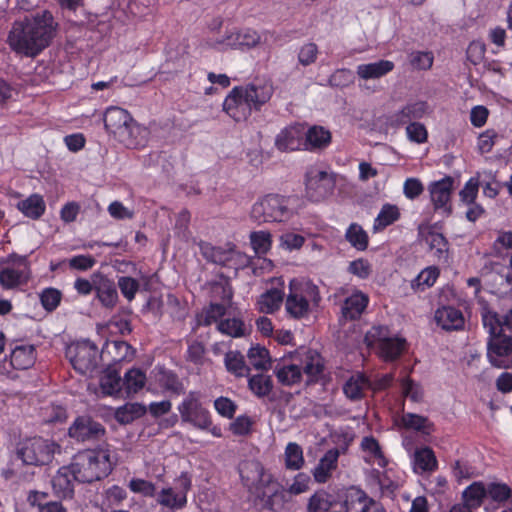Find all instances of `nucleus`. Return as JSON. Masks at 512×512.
<instances>
[{"label": "nucleus", "mask_w": 512, "mask_h": 512, "mask_svg": "<svg viewBox=\"0 0 512 512\" xmlns=\"http://www.w3.org/2000/svg\"><path fill=\"white\" fill-rule=\"evenodd\" d=\"M58 26L50 11L37 12L13 24L8 35L9 45L19 54L36 57L51 44Z\"/></svg>", "instance_id": "1"}, {"label": "nucleus", "mask_w": 512, "mask_h": 512, "mask_svg": "<svg viewBox=\"0 0 512 512\" xmlns=\"http://www.w3.org/2000/svg\"><path fill=\"white\" fill-rule=\"evenodd\" d=\"M274 87L269 81L234 87L223 103V110L236 122L247 120L252 110L260 111L272 97Z\"/></svg>", "instance_id": "2"}, {"label": "nucleus", "mask_w": 512, "mask_h": 512, "mask_svg": "<svg viewBox=\"0 0 512 512\" xmlns=\"http://www.w3.org/2000/svg\"><path fill=\"white\" fill-rule=\"evenodd\" d=\"M104 125L108 133L128 148L144 144L147 130L136 123L131 115L119 107H110L104 114Z\"/></svg>", "instance_id": "3"}, {"label": "nucleus", "mask_w": 512, "mask_h": 512, "mask_svg": "<svg viewBox=\"0 0 512 512\" xmlns=\"http://www.w3.org/2000/svg\"><path fill=\"white\" fill-rule=\"evenodd\" d=\"M72 477L80 483H92L107 477L112 471L110 455L106 450L79 452L69 465Z\"/></svg>", "instance_id": "4"}, {"label": "nucleus", "mask_w": 512, "mask_h": 512, "mask_svg": "<svg viewBox=\"0 0 512 512\" xmlns=\"http://www.w3.org/2000/svg\"><path fill=\"white\" fill-rule=\"evenodd\" d=\"M292 216L287 200L279 195H267L256 202L251 217L258 223L283 222Z\"/></svg>", "instance_id": "5"}, {"label": "nucleus", "mask_w": 512, "mask_h": 512, "mask_svg": "<svg viewBox=\"0 0 512 512\" xmlns=\"http://www.w3.org/2000/svg\"><path fill=\"white\" fill-rule=\"evenodd\" d=\"M59 446L54 442L34 437L27 439L19 444L17 457L26 465H46L49 464Z\"/></svg>", "instance_id": "6"}, {"label": "nucleus", "mask_w": 512, "mask_h": 512, "mask_svg": "<svg viewBox=\"0 0 512 512\" xmlns=\"http://www.w3.org/2000/svg\"><path fill=\"white\" fill-rule=\"evenodd\" d=\"M365 342L368 346L375 347L386 361L397 359L406 345L405 339L390 337L388 329L383 326L372 327L365 336Z\"/></svg>", "instance_id": "7"}, {"label": "nucleus", "mask_w": 512, "mask_h": 512, "mask_svg": "<svg viewBox=\"0 0 512 512\" xmlns=\"http://www.w3.org/2000/svg\"><path fill=\"white\" fill-rule=\"evenodd\" d=\"M66 356L73 368L82 375L92 373L97 368L100 359L97 346L89 340L68 346Z\"/></svg>", "instance_id": "8"}, {"label": "nucleus", "mask_w": 512, "mask_h": 512, "mask_svg": "<svg viewBox=\"0 0 512 512\" xmlns=\"http://www.w3.org/2000/svg\"><path fill=\"white\" fill-rule=\"evenodd\" d=\"M240 476L249 492L258 499L267 495L266 489L272 484V475L267 473L263 465L256 460H247L241 463Z\"/></svg>", "instance_id": "9"}, {"label": "nucleus", "mask_w": 512, "mask_h": 512, "mask_svg": "<svg viewBox=\"0 0 512 512\" xmlns=\"http://www.w3.org/2000/svg\"><path fill=\"white\" fill-rule=\"evenodd\" d=\"M0 268V285L3 289H14L28 282L29 264L25 256L10 255Z\"/></svg>", "instance_id": "10"}, {"label": "nucleus", "mask_w": 512, "mask_h": 512, "mask_svg": "<svg viewBox=\"0 0 512 512\" xmlns=\"http://www.w3.org/2000/svg\"><path fill=\"white\" fill-rule=\"evenodd\" d=\"M334 186L333 175L326 171L312 168L306 174V195L313 202L326 199L333 192Z\"/></svg>", "instance_id": "11"}, {"label": "nucleus", "mask_w": 512, "mask_h": 512, "mask_svg": "<svg viewBox=\"0 0 512 512\" xmlns=\"http://www.w3.org/2000/svg\"><path fill=\"white\" fill-rule=\"evenodd\" d=\"M178 409L184 422L200 429H207L211 425L209 412L202 407L195 392H190Z\"/></svg>", "instance_id": "12"}, {"label": "nucleus", "mask_w": 512, "mask_h": 512, "mask_svg": "<svg viewBox=\"0 0 512 512\" xmlns=\"http://www.w3.org/2000/svg\"><path fill=\"white\" fill-rule=\"evenodd\" d=\"M487 357L493 367L512 369V337L504 335L488 340Z\"/></svg>", "instance_id": "13"}, {"label": "nucleus", "mask_w": 512, "mask_h": 512, "mask_svg": "<svg viewBox=\"0 0 512 512\" xmlns=\"http://www.w3.org/2000/svg\"><path fill=\"white\" fill-rule=\"evenodd\" d=\"M69 436L77 441H97L105 435L104 426L92 417L83 415L75 419L69 428Z\"/></svg>", "instance_id": "14"}, {"label": "nucleus", "mask_w": 512, "mask_h": 512, "mask_svg": "<svg viewBox=\"0 0 512 512\" xmlns=\"http://www.w3.org/2000/svg\"><path fill=\"white\" fill-rule=\"evenodd\" d=\"M453 184L454 179L451 176H446L441 180L432 182L428 187L434 209L441 210L446 216H449L452 213L450 200L453 191Z\"/></svg>", "instance_id": "15"}, {"label": "nucleus", "mask_w": 512, "mask_h": 512, "mask_svg": "<svg viewBox=\"0 0 512 512\" xmlns=\"http://www.w3.org/2000/svg\"><path fill=\"white\" fill-rule=\"evenodd\" d=\"M428 112V105L424 101L407 103L401 110L396 111L386 118V125L391 128H399L403 125L417 121Z\"/></svg>", "instance_id": "16"}, {"label": "nucleus", "mask_w": 512, "mask_h": 512, "mask_svg": "<svg viewBox=\"0 0 512 512\" xmlns=\"http://www.w3.org/2000/svg\"><path fill=\"white\" fill-rule=\"evenodd\" d=\"M305 127L302 124H291L282 129L275 138V146L279 151L303 150Z\"/></svg>", "instance_id": "17"}, {"label": "nucleus", "mask_w": 512, "mask_h": 512, "mask_svg": "<svg viewBox=\"0 0 512 512\" xmlns=\"http://www.w3.org/2000/svg\"><path fill=\"white\" fill-rule=\"evenodd\" d=\"M259 40L260 36L257 32L246 29L226 34L222 39L217 40L214 46L219 49L251 48L257 45Z\"/></svg>", "instance_id": "18"}, {"label": "nucleus", "mask_w": 512, "mask_h": 512, "mask_svg": "<svg viewBox=\"0 0 512 512\" xmlns=\"http://www.w3.org/2000/svg\"><path fill=\"white\" fill-rule=\"evenodd\" d=\"M93 279L99 301L107 308L114 307L118 300L115 283L101 273H94Z\"/></svg>", "instance_id": "19"}, {"label": "nucleus", "mask_w": 512, "mask_h": 512, "mask_svg": "<svg viewBox=\"0 0 512 512\" xmlns=\"http://www.w3.org/2000/svg\"><path fill=\"white\" fill-rule=\"evenodd\" d=\"M332 140L331 132L318 125L305 130L303 150L320 151L327 148Z\"/></svg>", "instance_id": "20"}, {"label": "nucleus", "mask_w": 512, "mask_h": 512, "mask_svg": "<svg viewBox=\"0 0 512 512\" xmlns=\"http://www.w3.org/2000/svg\"><path fill=\"white\" fill-rule=\"evenodd\" d=\"M339 451L337 449L328 450L319 460L317 466L313 469L312 475L317 483H326L332 476V472L337 468Z\"/></svg>", "instance_id": "21"}, {"label": "nucleus", "mask_w": 512, "mask_h": 512, "mask_svg": "<svg viewBox=\"0 0 512 512\" xmlns=\"http://www.w3.org/2000/svg\"><path fill=\"white\" fill-rule=\"evenodd\" d=\"M299 367L302 375L304 374L306 376V383L310 384L315 382L322 374L324 363L318 352L308 350L301 360V365Z\"/></svg>", "instance_id": "22"}, {"label": "nucleus", "mask_w": 512, "mask_h": 512, "mask_svg": "<svg viewBox=\"0 0 512 512\" xmlns=\"http://www.w3.org/2000/svg\"><path fill=\"white\" fill-rule=\"evenodd\" d=\"M72 470L69 466L61 467L52 478V488L59 498H71L74 494Z\"/></svg>", "instance_id": "23"}, {"label": "nucleus", "mask_w": 512, "mask_h": 512, "mask_svg": "<svg viewBox=\"0 0 512 512\" xmlns=\"http://www.w3.org/2000/svg\"><path fill=\"white\" fill-rule=\"evenodd\" d=\"M435 320L444 330H460L464 326L462 312L454 307H442L436 310Z\"/></svg>", "instance_id": "24"}, {"label": "nucleus", "mask_w": 512, "mask_h": 512, "mask_svg": "<svg viewBox=\"0 0 512 512\" xmlns=\"http://www.w3.org/2000/svg\"><path fill=\"white\" fill-rule=\"evenodd\" d=\"M394 69V63L389 60H379L377 62L361 64L357 66V75L360 79H379Z\"/></svg>", "instance_id": "25"}, {"label": "nucleus", "mask_w": 512, "mask_h": 512, "mask_svg": "<svg viewBox=\"0 0 512 512\" xmlns=\"http://www.w3.org/2000/svg\"><path fill=\"white\" fill-rule=\"evenodd\" d=\"M368 296L356 292L347 297L342 305V315L346 320H355L360 317L368 304Z\"/></svg>", "instance_id": "26"}, {"label": "nucleus", "mask_w": 512, "mask_h": 512, "mask_svg": "<svg viewBox=\"0 0 512 512\" xmlns=\"http://www.w3.org/2000/svg\"><path fill=\"white\" fill-rule=\"evenodd\" d=\"M289 292L294 295L297 294L299 298H304V300L309 304L312 302L317 305L321 300L318 287L310 281L297 279L291 280L289 284Z\"/></svg>", "instance_id": "27"}, {"label": "nucleus", "mask_w": 512, "mask_h": 512, "mask_svg": "<svg viewBox=\"0 0 512 512\" xmlns=\"http://www.w3.org/2000/svg\"><path fill=\"white\" fill-rule=\"evenodd\" d=\"M36 355L32 345H21L13 349L10 364L14 369L25 370L33 366Z\"/></svg>", "instance_id": "28"}, {"label": "nucleus", "mask_w": 512, "mask_h": 512, "mask_svg": "<svg viewBox=\"0 0 512 512\" xmlns=\"http://www.w3.org/2000/svg\"><path fill=\"white\" fill-rule=\"evenodd\" d=\"M367 388H371V382L363 374L357 373L346 381L343 391L349 399L359 400Z\"/></svg>", "instance_id": "29"}, {"label": "nucleus", "mask_w": 512, "mask_h": 512, "mask_svg": "<svg viewBox=\"0 0 512 512\" xmlns=\"http://www.w3.org/2000/svg\"><path fill=\"white\" fill-rule=\"evenodd\" d=\"M274 373L278 381L285 386L298 384L302 380L301 369L296 364L281 365L278 363L274 367Z\"/></svg>", "instance_id": "30"}, {"label": "nucleus", "mask_w": 512, "mask_h": 512, "mask_svg": "<svg viewBox=\"0 0 512 512\" xmlns=\"http://www.w3.org/2000/svg\"><path fill=\"white\" fill-rule=\"evenodd\" d=\"M487 496V488L483 482H473L463 491L464 504L472 510L480 507Z\"/></svg>", "instance_id": "31"}, {"label": "nucleus", "mask_w": 512, "mask_h": 512, "mask_svg": "<svg viewBox=\"0 0 512 512\" xmlns=\"http://www.w3.org/2000/svg\"><path fill=\"white\" fill-rule=\"evenodd\" d=\"M414 468L421 473L432 472L437 468V460L431 448L424 447L415 451Z\"/></svg>", "instance_id": "32"}, {"label": "nucleus", "mask_w": 512, "mask_h": 512, "mask_svg": "<svg viewBox=\"0 0 512 512\" xmlns=\"http://www.w3.org/2000/svg\"><path fill=\"white\" fill-rule=\"evenodd\" d=\"M284 293L279 289H271L263 293L257 304L259 306V310L262 313H273L277 309H279L280 305L283 302Z\"/></svg>", "instance_id": "33"}, {"label": "nucleus", "mask_w": 512, "mask_h": 512, "mask_svg": "<svg viewBox=\"0 0 512 512\" xmlns=\"http://www.w3.org/2000/svg\"><path fill=\"white\" fill-rule=\"evenodd\" d=\"M17 207L25 216L32 219H38L45 211L44 200L38 194H33L27 199L20 201Z\"/></svg>", "instance_id": "34"}, {"label": "nucleus", "mask_w": 512, "mask_h": 512, "mask_svg": "<svg viewBox=\"0 0 512 512\" xmlns=\"http://www.w3.org/2000/svg\"><path fill=\"white\" fill-rule=\"evenodd\" d=\"M146 413V408L139 403H127L115 412L116 420L121 424H129L135 419L142 417Z\"/></svg>", "instance_id": "35"}, {"label": "nucleus", "mask_w": 512, "mask_h": 512, "mask_svg": "<svg viewBox=\"0 0 512 512\" xmlns=\"http://www.w3.org/2000/svg\"><path fill=\"white\" fill-rule=\"evenodd\" d=\"M345 239L358 251H364L368 247L369 237L367 232L357 223H352L345 233Z\"/></svg>", "instance_id": "36"}, {"label": "nucleus", "mask_w": 512, "mask_h": 512, "mask_svg": "<svg viewBox=\"0 0 512 512\" xmlns=\"http://www.w3.org/2000/svg\"><path fill=\"white\" fill-rule=\"evenodd\" d=\"M400 218V210L396 205L384 204L375 219L373 229L375 231L382 230L393 224Z\"/></svg>", "instance_id": "37"}, {"label": "nucleus", "mask_w": 512, "mask_h": 512, "mask_svg": "<svg viewBox=\"0 0 512 512\" xmlns=\"http://www.w3.org/2000/svg\"><path fill=\"white\" fill-rule=\"evenodd\" d=\"M266 491L267 495L263 499H260L263 501V506L273 511L282 508L286 501V491L280 489L273 481Z\"/></svg>", "instance_id": "38"}, {"label": "nucleus", "mask_w": 512, "mask_h": 512, "mask_svg": "<svg viewBox=\"0 0 512 512\" xmlns=\"http://www.w3.org/2000/svg\"><path fill=\"white\" fill-rule=\"evenodd\" d=\"M248 386L257 397L262 398L272 391L273 381L269 375L256 374L248 379Z\"/></svg>", "instance_id": "39"}, {"label": "nucleus", "mask_w": 512, "mask_h": 512, "mask_svg": "<svg viewBox=\"0 0 512 512\" xmlns=\"http://www.w3.org/2000/svg\"><path fill=\"white\" fill-rule=\"evenodd\" d=\"M47 497V493L31 491L28 496V501L31 505L37 506L39 512H67L66 508L57 501H50L42 503V499Z\"/></svg>", "instance_id": "40"}, {"label": "nucleus", "mask_w": 512, "mask_h": 512, "mask_svg": "<svg viewBox=\"0 0 512 512\" xmlns=\"http://www.w3.org/2000/svg\"><path fill=\"white\" fill-rule=\"evenodd\" d=\"M225 366L230 373L237 377L248 374L249 367L246 366L243 355L238 351H229L225 355Z\"/></svg>", "instance_id": "41"}, {"label": "nucleus", "mask_w": 512, "mask_h": 512, "mask_svg": "<svg viewBox=\"0 0 512 512\" xmlns=\"http://www.w3.org/2000/svg\"><path fill=\"white\" fill-rule=\"evenodd\" d=\"M286 311L294 318L299 319L305 317L309 313L310 304L304 298H299L289 292L285 303Z\"/></svg>", "instance_id": "42"}, {"label": "nucleus", "mask_w": 512, "mask_h": 512, "mask_svg": "<svg viewBox=\"0 0 512 512\" xmlns=\"http://www.w3.org/2000/svg\"><path fill=\"white\" fill-rule=\"evenodd\" d=\"M304 465L303 450L297 443L290 442L285 449V466L289 470H299Z\"/></svg>", "instance_id": "43"}, {"label": "nucleus", "mask_w": 512, "mask_h": 512, "mask_svg": "<svg viewBox=\"0 0 512 512\" xmlns=\"http://www.w3.org/2000/svg\"><path fill=\"white\" fill-rule=\"evenodd\" d=\"M145 381L146 376L140 369H130L125 373L123 387L128 394L137 393L144 387Z\"/></svg>", "instance_id": "44"}, {"label": "nucleus", "mask_w": 512, "mask_h": 512, "mask_svg": "<svg viewBox=\"0 0 512 512\" xmlns=\"http://www.w3.org/2000/svg\"><path fill=\"white\" fill-rule=\"evenodd\" d=\"M248 359L257 370H268L271 368L269 351L265 347L259 345L251 347L248 351Z\"/></svg>", "instance_id": "45"}, {"label": "nucleus", "mask_w": 512, "mask_h": 512, "mask_svg": "<svg viewBox=\"0 0 512 512\" xmlns=\"http://www.w3.org/2000/svg\"><path fill=\"white\" fill-rule=\"evenodd\" d=\"M333 506V502L329 499L326 491L320 490L315 492L308 500V512H328Z\"/></svg>", "instance_id": "46"}, {"label": "nucleus", "mask_w": 512, "mask_h": 512, "mask_svg": "<svg viewBox=\"0 0 512 512\" xmlns=\"http://www.w3.org/2000/svg\"><path fill=\"white\" fill-rule=\"evenodd\" d=\"M102 391L107 395H113L121 391L123 387V380L117 371H107L100 380Z\"/></svg>", "instance_id": "47"}, {"label": "nucleus", "mask_w": 512, "mask_h": 512, "mask_svg": "<svg viewBox=\"0 0 512 512\" xmlns=\"http://www.w3.org/2000/svg\"><path fill=\"white\" fill-rule=\"evenodd\" d=\"M160 386L176 395L184 393V386L178 376L171 371H161L158 379Z\"/></svg>", "instance_id": "48"}, {"label": "nucleus", "mask_w": 512, "mask_h": 512, "mask_svg": "<svg viewBox=\"0 0 512 512\" xmlns=\"http://www.w3.org/2000/svg\"><path fill=\"white\" fill-rule=\"evenodd\" d=\"M483 325L487 329L489 333V339L493 340L494 338L498 336H504L505 334H502L503 331V318L500 319L497 315V313L494 312H486L483 315L482 318Z\"/></svg>", "instance_id": "49"}, {"label": "nucleus", "mask_w": 512, "mask_h": 512, "mask_svg": "<svg viewBox=\"0 0 512 512\" xmlns=\"http://www.w3.org/2000/svg\"><path fill=\"white\" fill-rule=\"evenodd\" d=\"M186 501L184 494L174 493L172 488L163 489L158 498L161 505L169 508H182Z\"/></svg>", "instance_id": "50"}, {"label": "nucleus", "mask_w": 512, "mask_h": 512, "mask_svg": "<svg viewBox=\"0 0 512 512\" xmlns=\"http://www.w3.org/2000/svg\"><path fill=\"white\" fill-rule=\"evenodd\" d=\"M250 241L257 254H265L271 247V234L266 231L252 232Z\"/></svg>", "instance_id": "51"}, {"label": "nucleus", "mask_w": 512, "mask_h": 512, "mask_svg": "<svg viewBox=\"0 0 512 512\" xmlns=\"http://www.w3.org/2000/svg\"><path fill=\"white\" fill-rule=\"evenodd\" d=\"M487 496L495 502H505L511 496V489L504 483H489L487 486Z\"/></svg>", "instance_id": "52"}, {"label": "nucleus", "mask_w": 512, "mask_h": 512, "mask_svg": "<svg viewBox=\"0 0 512 512\" xmlns=\"http://www.w3.org/2000/svg\"><path fill=\"white\" fill-rule=\"evenodd\" d=\"M402 394L413 402H421L423 399L422 387L410 378H404L401 382Z\"/></svg>", "instance_id": "53"}, {"label": "nucleus", "mask_w": 512, "mask_h": 512, "mask_svg": "<svg viewBox=\"0 0 512 512\" xmlns=\"http://www.w3.org/2000/svg\"><path fill=\"white\" fill-rule=\"evenodd\" d=\"M218 329L222 333L232 337H240L244 335V323L237 318L221 321L218 324Z\"/></svg>", "instance_id": "54"}, {"label": "nucleus", "mask_w": 512, "mask_h": 512, "mask_svg": "<svg viewBox=\"0 0 512 512\" xmlns=\"http://www.w3.org/2000/svg\"><path fill=\"white\" fill-rule=\"evenodd\" d=\"M354 73L346 68L336 70L329 77V84L332 87L344 88L354 82Z\"/></svg>", "instance_id": "55"}, {"label": "nucleus", "mask_w": 512, "mask_h": 512, "mask_svg": "<svg viewBox=\"0 0 512 512\" xmlns=\"http://www.w3.org/2000/svg\"><path fill=\"white\" fill-rule=\"evenodd\" d=\"M355 499L362 504L360 512H386L383 506L374 499L369 498L361 489H355Z\"/></svg>", "instance_id": "56"}, {"label": "nucleus", "mask_w": 512, "mask_h": 512, "mask_svg": "<svg viewBox=\"0 0 512 512\" xmlns=\"http://www.w3.org/2000/svg\"><path fill=\"white\" fill-rule=\"evenodd\" d=\"M61 292L55 288H46L40 294V300L47 311L55 310L61 301Z\"/></svg>", "instance_id": "57"}, {"label": "nucleus", "mask_w": 512, "mask_h": 512, "mask_svg": "<svg viewBox=\"0 0 512 512\" xmlns=\"http://www.w3.org/2000/svg\"><path fill=\"white\" fill-rule=\"evenodd\" d=\"M438 275L439 273L436 268L424 269L417 278L413 280L412 287L417 289L421 288L422 290H424L425 287H431L435 283Z\"/></svg>", "instance_id": "58"}, {"label": "nucleus", "mask_w": 512, "mask_h": 512, "mask_svg": "<svg viewBox=\"0 0 512 512\" xmlns=\"http://www.w3.org/2000/svg\"><path fill=\"white\" fill-rule=\"evenodd\" d=\"M318 55V47L315 43L309 42L304 44L298 52V62L303 66L313 64Z\"/></svg>", "instance_id": "59"}, {"label": "nucleus", "mask_w": 512, "mask_h": 512, "mask_svg": "<svg viewBox=\"0 0 512 512\" xmlns=\"http://www.w3.org/2000/svg\"><path fill=\"white\" fill-rule=\"evenodd\" d=\"M407 137L410 141L421 144L427 141L428 133L425 126L414 121L406 127Z\"/></svg>", "instance_id": "60"}, {"label": "nucleus", "mask_w": 512, "mask_h": 512, "mask_svg": "<svg viewBox=\"0 0 512 512\" xmlns=\"http://www.w3.org/2000/svg\"><path fill=\"white\" fill-rule=\"evenodd\" d=\"M479 185L480 183L477 178H470L459 192L461 201L466 204H473L478 194Z\"/></svg>", "instance_id": "61"}, {"label": "nucleus", "mask_w": 512, "mask_h": 512, "mask_svg": "<svg viewBox=\"0 0 512 512\" xmlns=\"http://www.w3.org/2000/svg\"><path fill=\"white\" fill-rule=\"evenodd\" d=\"M118 286L123 296L131 301L134 299L136 292L139 289V283L136 279L128 276L119 278Z\"/></svg>", "instance_id": "62"}, {"label": "nucleus", "mask_w": 512, "mask_h": 512, "mask_svg": "<svg viewBox=\"0 0 512 512\" xmlns=\"http://www.w3.org/2000/svg\"><path fill=\"white\" fill-rule=\"evenodd\" d=\"M212 294L214 298L221 299L229 304L233 297V290L228 280H223L212 286Z\"/></svg>", "instance_id": "63"}, {"label": "nucleus", "mask_w": 512, "mask_h": 512, "mask_svg": "<svg viewBox=\"0 0 512 512\" xmlns=\"http://www.w3.org/2000/svg\"><path fill=\"white\" fill-rule=\"evenodd\" d=\"M253 421L248 416H238L231 424L230 430L234 435L244 436L251 432Z\"/></svg>", "instance_id": "64"}]
</instances>
